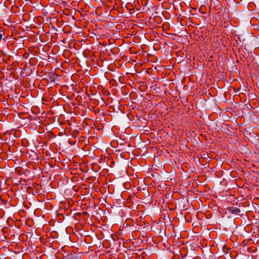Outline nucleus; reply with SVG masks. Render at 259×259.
<instances>
[{
	"mask_svg": "<svg viewBox=\"0 0 259 259\" xmlns=\"http://www.w3.org/2000/svg\"><path fill=\"white\" fill-rule=\"evenodd\" d=\"M2 34H0V41L2 39Z\"/></svg>",
	"mask_w": 259,
	"mask_h": 259,
	"instance_id": "f03ea898",
	"label": "nucleus"
},
{
	"mask_svg": "<svg viewBox=\"0 0 259 259\" xmlns=\"http://www.w3.org/2000/svg\"><path fill=\"white\" fill-rule=\"evenodd\" d=\"M230 211L233 213L239 214V213L240 212V210L237 207H232L230 208Z\"/></svg>",
	"mask_w": 259,
	"mask_h": 259,
	"instance_id": "f257e3e1",
	"label": "nucleus"
}]
</instances>
